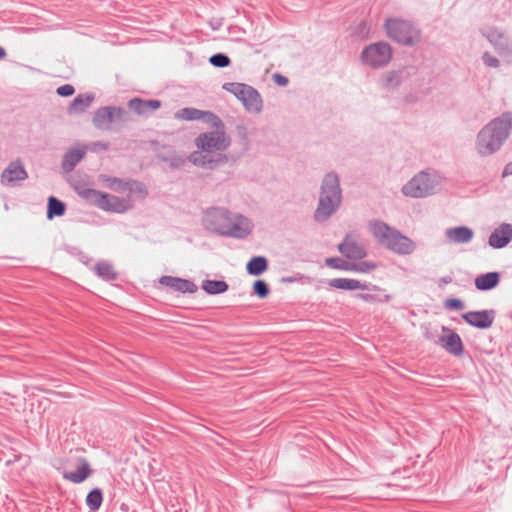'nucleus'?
Returning <instances> with one entry per match:
<instances>
[{
    "instance_id": "obj_1",
    "label": "nucleus",
    "mask_w": 512,
    "mask_h": 512,
    "mask_svg": "<svg viewBox=\"0 0 512 512\" xmlns=\"http://www.w3.org/2000/svg\"><path fill=\"white\" fill-rule=\"evenodd\" d=\"M215 130L200 134L195 145L199 149L189 156V161L196 166L214 169L219 164L226 162V156L221 152L225 151L230 145V138L226 135L224 124L214 127Z\"/></svg>"
},
{
    "instance_id": "obj_2",
    "label": "nucleus",
    "mask_w": 512,
    "mask_h": 512,
    "mask_svg": "<svg viewBox=\"0 0 512 512\" xmlns=\"http://www.w3.org/2000/svg\"><path fill=\"white\" fill-rule=\"evenodd\" d=\"M205 226L221 235L244 238L252 231L250 220L242 215H232L227 209L213 207L203 218Z\"/></svg>"
},
{
    "instance_id": "obj_3",
    "label": "nucleus",
    "mask_w": 512,
    "mask_h": 512,
    "mask_svg": "<svg viewBox=\"0 0 512 512\" xmlns=\"http://www.w3.org/2000/svg\"><path fill=\"white\" fill-rule=\"evenodd\" d=\"M512 129L511 113H503L488 123L477 136L476 149L482 156L495 153L508 138Z\"/></svg>"
},
{
    "instance_id": "obj_4",
    "label": "nucleus",
    "mask_w": 512,
    "mask_h": 512,
    "mask_svg": "<svg viewBox=\"0 0 512 512\" xmlns=\"http://www.w3.org/2000/svg\"><path fill=\"white\" fill-rule=\"evenodd\" d=\"M369 228L377 241L394 253L408 255L415 250V243L410 238L382 221L371 222Z\"/></svg>"
},
{
    "instance_id": "obj_5",
    "label": "nucleus",
    "mask_w": 512,
    "mask_h": 512,
    "mask_svg": "<svg viewBox=\"0 0 512 512\" xmlns=\"http://www.w3.org/2000/svg\"><path fill=\"white\" fill-rule=\"evenodd\" d=\"M73 188L82 199L106 212L121 214L125 213L132 207L129 196L120 198L118 196L92 188H86L78 184H74Z\"/></svg>"
},
{
    "instance_id": "obj_6",
    "label": "nucleus",
    "mask_w": 512,
    "mask_h": 512,
    "mask_svg": "<svg viewBox=\"0 0 512 512\" xmlns=\"http://www.w3.org/2000/svg\"><path fill=\"white\" fill-rule=\"evenodd\" d=\"M341 202V191L338 176L334 173L327 174L322 182L319 205L315 211L317 221H325L338 208Z\"/></svg>"
},
{
    "instance_id": "obj_7",
    "label": "nucleus",
    "mask_w": 512,
    "mask_h": 512,
    "mask_svg": "<svg viewBox=\"0 0 512 512\" xmlns=\"http://www.w3.org/2000/svg\"><path fill=\"white\" fill-rule=\"evenodd\" d=\"M385 29L389 38L403 45H413L419 40L418 31L406 20L389 18Z\"/></svg>"
},
{
    "instance_id": "obj_8",
    "label": "nucleus",
    "mask_w": 512,
    "mask_h": 512,
    "mask_svg": "<svg viewBox=\"0 0 512 512\" xmlns=\"http://www.w3.org/2000/svg\"><path fill=\"white\" fill-rule=\"evenodd\" d=\"M392 57V49L388 43L377 42L365 47L361 53L364 64L372 68L386 66Z\"/></svg>"
},
{
    "instance_id": "obj_9",
    "label": "nucleus",
    "mask_w": 512,
    "mask_h": 512,
    "mask_svg": "<svg viewBox=\"0 0 512 512\" xmlns=\"http://www.w3.org/2000/svg\"><path fill=\"white\" fill-rule=\"evenodd\" d=\"M435 188V179L429 174L421 172L403 186L402 192L409 197L422 198L434 193Z\"/></svg>"
},
{
    "instance_id": "obj_10",
    "label": "nucleus",
    "mask_w": 512,
    "mask_h": 512,
    "mask_svg": "<svg viewBox=\"0 0 512 512\" xmlns=\"http://www.w3.org/2000/svg\"><path fill=\"white\" fill-rule=\"evenodd\" d=\"M175 118L185 121L201 120L211 127L222 126V120L210 111H203L192 107H186L175 113Z\"/></svg>"
},
{
    "instance_id": "obj_11",
    "label": "nucleus",
    "mask_w": 512,
    "mask_h": 512,
    "mask_svg": "<svg viewBox=\"0 0 512 512\" xmlns=\"http://www.w3.org/2000/svg\"><path fill=\"white\" fill-rule=\"evenodd\" d=\"M123 114L124 110L122 108L102 107L95 112L93 123L97 128L107 130L110 128L111 123L120 119Z\"/></svg>"
},
{
    "instance_id": "obj_12",
    "label": "nucleus",
    "mask_w": 512,
    "mask_h": 512,
    "mask_svg": "<svg viewBox=\"0 0 512 512\" xmlns=\"http://www.w3.org/2000/svg\"><path fill=\"white\" fill-rule=\"evenodd\" d=\"M28 174L20 160L12 161L1 174V182L4 185H11L16 181L25 180Z\"/></svg>"
},
{
    "instance_id": "obj_13",
    "label": "nucleus",
    "mask_w": 512,
    "mask_h": 512,
    "mask_svg": "<svg viewBox=\"0 0 512 512\" xmlns=\"http://www.w3.org/2000/svg\"><path fill=\"white\" fill-rule=\"evenodd\" d=\"M108 187L116 192L124 193L126 191L129 192V194H137L139 197H145L147 195V191L145 186L137 181L132 182H124L122 180H119L117 178H114L111 183L108 185ZM130 197V195H128Z\"/></svg>"
},
{
    "instance_id": "obj_14",
    "label": "nucleus",
    "mask_w": 512,
    "mask_h": 512,
    "mask_svg": "<svg viewBox=\"0 0 512 512\" xmlns=\"http://www.w3.org/2000/svg\"><path fill=\"white\" fill-rule=\"evenodd\" d=\"M512 240V225L502 223L489 237V245L494 248H503Z\"/></svg>"
},
{
    "instance_id": "obj_15",
    "label": "nucleus",
    "mask_w": 512,
    "mask_h": 512,
    "mask_svg": "<svg viewBox=\"0 0 512 512\" xmlns=\"http://www.w3.org/2000/svg\"><path fill=\"white\" fill-rule=\"evenodd\" d=\"M339 251L349 259H362L366 256L364 246L356 242L351 236H347L339 245Z\"/></svg>"
},
{
    "instance_id": "obj_16",
    "label": "nucleus",
    "mask_w": 512,
    "mask_h": 512,
    "mask_svg": "<svg viewBox=\"0 0 512 512\" xmlns=\"http://www.w3.org/2000/svg\"><path fill=\"white\" fill-rule=\"evenodd\" d=\"M443 331H449V333L440 337L441 346L450 354L461 356L464 348L460 336L455 332L447 330L445 327Z\"/></svg>"
},
{
    "instance_id": "obj_17",
    "label": "nucleus",
    "mask_w": 512,
    "mask_h": 512,
    "mask_svg": "<svg viewBox=\"0 0 512 512\" xmlns=\"http://www.w3.org/2000/svg\"><path fill=\"white\" fill-rule=\"evenodd\" d=\"M463 319L477 328H489L493 323V317L488 311H471L463 314Z\"/></svg>"
},
{
    "instance_id": "obj_18",
    "label": "nucleus",
    "mask_w": 512,
    "mask_h": 512,
    "mask_svg": "<svg viewBox=\"0 0 512 512\" xmlns=\"http://www.w3.org/2000/svg\"><path fill=\"white\" fill-rule=\"evenodd\" d=\"M128 107L138 115H146L159 109L161 102L155 99L144 100L141 98H133L128 102Z\"/></svg>"
},
{
    "instance_id": "obj_19",
    "label": "nucleus",
    "mask_w": 512,
    "mask_h": 512,
    "mask_svg": "<svg viewBox=\"0 0 512 512\" xmlns=\"http://www.w3.org/2000/svg\"><path fill=\"white\" fill-rule=\"evenodd\" d=\"M160 284L173 289L174 291L186 293L194 292L196 286L193 282L172 276H162L159 280Z\"/></svg>"
},
{
    "instance_id": "obj_20",
    "label": "nucleus",
    "mask_w": 512,
    "mask_h": 512,
    "mask_svg": "<svg viewBox=\"0 0 512 512\" xmlns=\"http://www.w3.org/2000/svg\"><path fill=\"white\" fill-rule=\"evenodd\" d=\"M445 236L449 243H468L472 240L474 232L466 226L449 228L445 231Z\"/></svg>"
},
{
    "instance_id": "obj_21",
    "label": "nucleus",
    "mask_w": 512,
    "mask_h": 512,
    "mask_svg": "<svg viewBox=\"0 0 512 512\" xmlns=\"http://www.w3.org/2000/svg\"><path fill=\"white\" fill-rule=\"evenodd\" d=\"M245 109L250 113H259L262 110V99L260 94L253 87L246 93L242 100Z\"/></svg>"
},
{
    "instance_id": "obj_22",
    "label": "nucleus",
    "mask_w": 512,
    "mask_h": 512,
    "mask_svg": "<svg viewBox=\"0 0 512 512\" xmlns=\"http://www.w3.org/2000/svg\"><path fill=\"white\" fill-rule=\"evenodd\" d=\"M328 284L333 288L343 290H366L368 288L366 284L356 279L348 278H334L329 280Z\"/></svg>"
},
{
    "instance_id": "obj_23",
    "label": "nucleus",
    "mask_w": 512,
    "mask_h": 512,
    "mask_svg": "<svg viewBox=\"0 0 512 512\" xmlns=\"http://www.w3.org/2000/svg\"><path fill=\"white\" fill-rule=\"evenodd\" d=\"M500 276L497 272H489L481 274L475 279V286L477 289L485 291L496 287L499 284Z\"/></svg>"
},
{
    "instance_id": "obj_24",
    "label": "nucleus",
    "mask_w": 512,
    "mask_h": 512,
    "mask_svg": "<svg viewBox=\"0 0 512 512\" xmlns=\"http://www.w3.org/2000/svg\"><path fill=\"white\" fill-rule=\"evenodd\" d=\"M92 473L89 464L82 460L81 466L76 471L64 472L63 477L73 483L85 481Z\"/></svg>"
},
{
    "instance_id": "obj_25",
    "label": "nucleus",
    "mask_w": 512,
    "mask_h": 512,
    "mask_svg": "<svg viewBox=\"0 0 512 512\" xmlns=\"http://www.w3.org/2000/svg\"><path fill=\"white\" fill-rule=\"evenodd\" d=\"M84 155H85V151L80 150V149H74V150L68 151L64 155V158L62 161V168L66 172L72 171L75 168V166L82 160Z\"/></svg>"
},
{
    "instance_id": "obj_26",
    "label": "nucleus",
    "mask_w": 512,
    "mask_h": 512,
    "mask_svg": "<svg viewBox=\"0 0 512 512\" xmlns=\"http://www.w3.org/2000/svg\"><path fill=\"white\" fill-rule=\"evenodd\" d=\"M93 100L94 97L90 94H80L71 102L69 112L81 113L90 106Z\"/></svg>"
},
{
    "instance_id": "obj_27",
    "label": "nucleus",
    "mask_w": 512,
    "mask_h": 512,
    "mask_svg": "<svg viewBox=\"0 0 512 512\" xmlns=\"http://www.w3.org/2000/svg\"><path fill=\"white\" fill-rule=\"evenodd\" d=\"M247 272L251 275H261L268 269V261L265 257H253L246 265Z\"/></svg>"
},
{
    "instance_id": "obj_28",
    "label": "nucleus",
    "mask_w": 512,
    "mask_h": 512,
    "mask_svg": "<svg viewBox=\"0 0 512 512\" xmlns=\"http://www.w3.org/2000/svg\"><path fill=\"white\" fill-rule=\"evenodd\" d=\"M202 289L208 294H220L228 290V284L220 280H205Z\"/></svg>"
},
{
    "instance_id": "obj_29",
    "label": "nucleus",
    "mask_w": 512,
    "mask_h": 512,
    "mask_svg": "<svg viewBox=\"0 0 512 512\" xmlns=\"http://www.w3.org/2000/svg\"><path fill=\"white\" fill-rule=\"evenodd\" d=\"M251 86L243 83H225L223 89L234 94L241 102L249 92Z\"/></svg>"
},
{
    "instance_id": "obj_30",
    "label": "nucleus",
    "mask_w": 512,
    "mask_h": 512,
    "mask_svg": "<svg viewBox=\"0 0 512 512\" xmlns=\"http://www.w3.org/2000/svg\"><path fill=\"white\" fill-rule=\"evenodd\" d=\"M65 213V204L55 197L48 200L47 217L52 219L54 216H62Z\"/></svg>"
},
{
    "instance_id": "obj_31",
    "label": "nucleus",
    "mask_w": 512,
    "mask_h": 512,
    "mask_svg": "<svg viewBox=\"0 0 512 512\" xmlns=\"http://www.w3.org/2000/svg\"><path fill=\"white\" fill-rule=\"evenodd\" d=\"M103 502L102 491L98 488L90 491L86 497V504L91 511H97Z\"/></svg>"
},
{
    "instance_id": "obj_32",
    "label": "nucleus",
    "mask_w": 512,
    "mask_h": 512,
    "mask_svg": "<svg viewBox=\"0 0 512 512\" xmlns=\"http://www.w3.org/2000/svg\"><path fill=\"white\" fill-rule=\"evenodd\" d=\"M96 273L106 280H112L116 278V273L111 264L106 262H100L95 266Z\"/></svg>"
},
{
    "instance_id": "obj_33",
    "label": "nucleus",
    "mask_w": 512,
    "mask_h": 512,
    "mask_svg": "<svg viewBox=\"0 0 512 512\" xmlns=\"http://www.w3.org/2000/svg\"><path fill=\"white\" fill-rule=\"evenodd\" d=\"M401 82V77L398 72L390 71L384 77V86L386 88H394Z\"/></svg>"
},
{
    "instance_id": "obj_34",
    "label": "nucleus",
    "mask_w": 512,
    "mask_h": 512,
    "mask_svg": "<svg viewBox=\"0 0 512 512\" xmlns=\"http://www.w3.org/2000/svg\"><path fill=\"white\" fill-rule=\"evenodd\" d=\"M210 63L215 67L224 68L230 64V58L222 53L214 54L209 59Z\"/></svg>"
},
{
    "instance_id": "obj_35",
    "label": "nucleus",
    "mask_w": 512,
    "mask_h": 512,
    "mask_svg": "<svg viewBox=\"0 0 512 512\" xmlns=\"http://www.w3.org/2000/svg\"><path fill=\"white\" fill-rule=\"evenodd\" d=\"M326 265L334 268V269H340V270H350L352 269L350 267V263L343 261L339 258H327L326 259Z\"/></svg>"
},
{
    "instance_id": "obj_36",
    "label": "nucleus",
    "mask_w": 512,
    "mask_h": 512,
    "mask_svg": "<svg viewBox=\"0 0 512 512\" xmlns=\"http://www.w3.org/2000/svg\"><path fill=\"white\" fill-rule=\"evenodd\" d=\"M254 293L258 295L260 298H265L269 294V287L263 280H257L254 283Z\"/></svg>"
},
{
    "instance_id": "obj_37",
    "label": "nucleus",
    "mask_w": 512,
    "mask_h": 512,
    "mask_svg": "<svg viewBox=\"0 0 512 512\" xmlns=\"http://www.w3.org/2000/svg\"><path fill=\"white\" fill-rule=\"evenodd\" d=\"M350 267L352 268V271L361 272V273H367L371 270L375 269L376 265L370 262H360L357 264H351Z\"/></svg>"
},
{
    "instance_id": "obj_38",
    "label": "nucleus",
    "mask_w": 512,
    "mask_h": 512,
    "mask_svg": "<svg viewBox=\"0 0 512 512\" xmlns=\"http://www.w3.org/2000/svg\"><path fill=\"white\" fill-rule=\"evenodd\" d=\"M482 60H483L484 64L488 67L497 68L500 65V61L495 56L490 54L489 52H485L483 54Z\"/></svg>"
},
{
    "instance_id": "obj_39",
    "label": "nucleus",
    "mask_w": 512,
    "mask_h": 512,
    "mask_svg": "<svg viewBox=\"0 0 512 512\" xmlns=\"http://www.w3.org/2000/svg\"><path fill=\"white\" fill-rule=\"evenodd\" d=\"M75 92V89L70 84H65L57 88V94L62 97H68L73 95Z\"/></svg>"
},
{
    "instance_id": "obj_40",
    "label": "nucleus",
    "mask_w": 512,
    "mask_h": 512,
    "mask_svg": "<svg viewBox=\"0 0 512 512\" xmlns=\"http://www.w3.org/2000/svg\"><path fill=\"white\" fill-rule=\"evenodd\" d=\"M445 307L447 309L461 310L464 307V305L461 300L453 298L446 300Z\"/></svg>"
},
{
    "instance_id": "obj_41",
    "label": "nucleus",
    "mask_w": 512,
    "mask_h": 512,
    "mask_svg": "<svg viewBox=\"0 0 512 512\" xmlns=\"http://www.w3.org/2000/svg\"><path fill=\"white\" fill-rule=\"evenodd\" d=\"M109 147V144L108 143H104V142H95L92 144V149L94 151H97V150H106L108 149Z\"/></svg>"
},
{
    "instance_id": "obj_42",
    "label": "nucleus",
    "mask_w": 512,
    "mask_h": 512,
    "mask_svg": "<svg viewBox=\"0 0 512 512\" xmlns=\"http://www.w3.org/2000/svg\"><path fill=\"white\" fill-rule=\"evenodd\" d=\"M356 297L366 302L374 300V296L371 294H357Z\"/></svg>"
},
{
    "instance_id": "obj_43",
    "label": "nucleus",
    "mask_w": 512,
    "mask_h": 512,
    "mask_svg": "<svg viewBox=\"0 0 512 512\" xmlns=\"http://www.w3.org/2000/svg\"><path fill=\"white\" fill-rule=\"evenodd\" d=\"M275 80L279 85H286L288 83V79L279 74L275 75Z\"/></svg>"
},
{
    "instance_id": "obj_44",
    "label": "nucleus",
    "mask_w": 512,
    "mask_h": 512,
    "mask_svg": "<svg viewBox=\"0 0 512 512\" xmlns=\"http://www.w3.org/2000/svg\"><path fill=\"white\" fill-rule=\"evenodd\" d=\"M508 175H512V162L508 163L502 172V177H506Z\"/></svg>"
},
{
    "instance_id": "obj_45",
    "label": "nucleus",
    "mask_w": 512,
    "mask_h": 512,
    "mask_svg": "<svg viewBox=\"0 0 512 512\" xmlns=\"http://www.w3.org/2000/svg\"><path fill=\"white\" fill-rule=\"evenodd\" d=\"M184 162H185V159L182 157H179V158L173 159L171 162V165L178 167V166L182 165Z\"/></svg>"
},
{
    "instance_id": "obj_46",
    "label": "nucleus",
    "mask_w": 512,
    "mask_h": 512,
    "mask_svg": "<svg viewBox=\"0 0 512 512\" xmlns=\"http://www.w3.org/2000/svg\"><path fill=\"white\" fill-rule=\"evenodd\" d=\"M5 55H6L5 50L2 47H0V59H3L5 57Z\"/></svg>"
},
{
    "instance_id": "obj_47",
    "label": "nucleus",
    "mask_w": 512,
    "mask_h": 512,
    "mask_svg": "<svg viewBox=\"0 0 512 512\" xmlns=\"http://www.w3.org/2000/svg\"><path fill=\"white\" fill-rule=\"evenodd\" d=\"M450 281H451V279H450V278H448V279H443V282H445V283H449Z\"/></svg>"
}]
</instances>
